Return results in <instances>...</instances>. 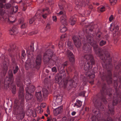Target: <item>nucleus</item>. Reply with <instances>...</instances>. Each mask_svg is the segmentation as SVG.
I'll list each match as a JSON object with an SVG mask.
<instances>
[{"label": "nucleus", "mask_w": 121, "mask_h": 121, "mask_svg": "<svg viewBox=\"0 0 121 121\" xmlns=\"http://www.w3.org/2000/svg\"><path fill=\"white\" fill-rule=\"evenodd\" d=\"M87 38L86 41L87 43L84 44L82 48V50L84 53H88L91 51V47L92 46L93 47L94 51L95 52V54L99 56L104 62L105 65L108 64L107 62L108 60L107 59V58L104 55H103L101 53L100 50L98 48V46L96 42L94 41L92 37L90 36H88L86 37Z\"/></svg>", "instance_id": "obj_1"}, {"label": "nucleus", "mask_w": 121, "mask_h": 121, "mask_svg": "<svg viewBox=\"0 0 121 121\" xmlns=\"http://www.w3.org/2000/svg\"><path fill=\"white\" fill-rule=\"evenodd\" d=\"M91 65H92L91 63H90L89 62H86L84 66V69L86 71H87L86 73V76L89 77L90 78H95V76L94 73L93 72L91 73V72L92 71L90 68Z\"/></svg>", "instance_id": "obj_2"}, {"label": "nucleus", "mask_w": 121, "mask_h": 121, "mask_svg": "<svg viewBox=\"0 0 121 121\" xmlns=\"http://www.w3.org/2000/svg\"><path fill=\"white\" fill-rule=\"evenodd\" d=\"M65 73L64 71H62V73H60V74H57L55 77V82L60 85L62 84V78H65Z\"/></svg>", "instance_id": "obj_3"}, {"label": "nucleus", "mask_w": 121, "mask_h": 121, "mask_svg": "<svg viewBox=\"0 0 121 121\" xmlns=\"http://www.w3.org/2000/svg\"><path fill=\"white\" fill-rule=\"evenodd\" d=\"M53 55V53L51 49L48 50L44 54L43 58L44 61L46 62L49 61Z\"/></svg>", "instance_id": "obj_4"}, {"label": "nucleus", "mask_w": 121, "mask_h": 121, "mask_svg": "<svg viewBox=\"0 0 121 121\" xmlns=\"http://www.w3.org/2000/svg\"><path fill=\"white\" fill-rule=\"evenodd\" d=\"M73 39L75 46L77 48H79L82 45L81 41L77 36H74L73 37Z\"/></svg>", "instance_id": "obj_5"}, {"label": "nucleus", "mask_w": 121, "mask_h": 121, "mask_svg": "<svg viewBox=\"0 0 121 121\" xmlns=\"http://www.w3.org/2000/svg\"><path fill=\"white\" fill-rule=\"evenodd\" d=\"M8 75L9 77H8L5 78V82H8L7 83L8 84L12 83L13 81V75L12 71L11 70H10L8 72Z\"/></svg>", "instance_id": "obj_6"}, {"label": "nucleus", "mask_w": 121, "mask_h": 121, "mask_svg": "<svg viewBox=\"0 0 121 121\" xmlns=\"http://www.w3.org/2000/svg\"><path fill=\"white\" fill-rule=\"evenodd\" d=\"M84 58L87 60H89L92 65H94V60L91 54L86 55L84 56Z\"/></svg>", "instance_id": "obj_7"}, {"label": "nucleus", "mask_w": 121, "mask_h": 121, "mask_svg": "<svg viewBox=\"0 0 121 121\" xmlns=\"http://www.w3.org/2000/svg\"><path fill=\"white\" fill-rule=\"evenodd\" d=\"M25 90L26 93H31L35 91V88L33 85H30L29 86H27Z\"/></svg>", "instance_id": "obj_8"}, {"label": "nucleus", "mask_w": 121, "mask_h": 121, "mask_svg": "<svg viewBox=\"0 0 121 121\" xmlns=\"http://www.w3.org/2000/svg\"><path fill=\"white\" fill-rule=\"evenodd\" d=\"M63 108L62 107H59L53 110V113L54 115L56 116L60 114L62 112Z\"/></svg>", "instance_id": "obj_9"}, {"label": "nucleus", "mask_w": 121, "mask_h": 121, "mask_svg": "<svg viewBox=\"0 0 121 121\" xmlns=\"http://www.w3.org/2000/svg\"><path fill=\"white\" fill-rule=\"evenodd\" d=\"M24 89L22 86H20V90L19 92L18 96L20 99H23L24 98L25 94L23 93Z\"/></svg>", "instance_id": "obj_10"}, {"label": "nucleus", "mask_w": 121, "mask_h": 121, "mask_svg": "<svg viewBox=\"0 0 121 121\" xmlns=\"http://www.w3.org/2000/svg\"><path fill=\"white\" fill-rule=\"evenodd\" d=\"M66 54L67 55L70 60V61H73L74 58L73 56V53L69 50H68L66 52Z\"/></svg>", "instance_id": "obj_11"}, {"label": "nucleus", "mask_w": 121, "mask_h": 121, "mask_svg": "<svg viewBox=\"0 0 121 121\" xmlns=\"http://www.w3.org/2000/svg\"><path fill=\"white\" fill-rule=\"evenodd\" d=\"M10 32L11 35H16L18 33L17 29L15 27H13L12 30L10 31Z\"/></svg>", "instance_id": "obj_12"}, {"label": "nucleus", "mask_w": 121, "mask_h": 121, "mask_svg": "<svg viewBox=\"0 0 121 121\" xmlns=\"http://www.w3.org/2000/svg\"><path fill=\"white\" fill-rule=\"evenodd\" d=\"M41 56L40 55L37 56L36 60V63L37 65H39L41 64Z\"/></svg>", "instance_id": "obj_13"}, {"label": "nucleus", "mask_w": 121, "mask_h": 121, "mask_svg": "<svg viewBox=\"0 0 121 121\" xmlns=\"http://www.w3.org/2000/svg\"><path fill=\"white\" fill-rule=\"evenodd\" d=\"M66 16H61L60 18V21L63 25H65L66 24Z\"/></svg>", "instance_id": "obj_14"}, {"label": "nucleus", "mask_w": 121, "mask_h": 121, "mask_svg": "<svg viewBox=\"0 0 121 121\" xmlns=\"http://www.w3.org/2000/svg\"><path fill=\"white\" fill-rule=\"evenodd\" d=\"M110 30L111 31H114L115 33H116L119 30V26L117 25H115L113 28L112 26L110 28Z\"/></svg>", "instance_id": "obj_15"}, {"label": "nucleus", "mask_w": 121, "mask_h": 121, "mask_svg": "<svg viewBox=\"0 0 121 121\" xmlns=\"http://www.w3.org/2000/svg\"><path fill=\"white\" fill-rule=\"evenodd\" d=\"M8 63L5 61H4L3 63V65L2 66V68L3 70L5 71H6L8 70Z\"/></svg>", "instance_id": "obj_16"}, {"label": "nucleus", "mask_w": 121, "mask_h": 121, "mask_svg": "<svg viewBox=\"0 0 121 121\" xmlns=\"http://www.w3.org/2000/svg\"><path fill=\"white\" fill-rule=\"evenodd\" d=\"M43 93V96L44 98L47 97L48 94V91L45 88H43L42 89Z\"/></svg>", "instance_id": "obj_17"}, {"label": "nucleus", "mask_w": 121, "mask_h": 121, "mask_svg": "<svg viewBox=\"0 0 121 121\" xmlns=\"http://www.w3.org/2000/svg\"><path fill=\"white\" fill-rule=\"evenodd\" d=\"M32 97L33 95L31 94V93H26V100H30Z\"/></svg>", "instance_id": "obj_18"}, {"label": "nucleus", "mask_w": 121, "mask_h": 121, "mask_svg": "<svg viewBox=\"0 0 121 121\" xmlns=\"http://www.w3.org/2000/svg\"><path fill=\"white\" fill-rule=\"evenodd\" d=\"M82 105V102L80 101L77 100L76 102L75 103L74 107L76 106L77 108L80 107Z\"/></svg>", "instance_id": "obj_19"}, {"label": "nucleus", "mask_w": 121, "mask_h": 121, "mask_svg": "<svg viewBox=\"0 0 121 121\" xmlns=\"http://www.w3.org/2000/svg\"><path fill=\"white\" fill-rule=\"evenodd\" d=\"M30 50H28L27 51V53L29 55H31L32 54L31 51L33 52L34 51V48L33 47V44L30 46Z\"/></svg>", "instance_id": "obj_20"}, {"label": "nucleus", "mask_w": 121, "mask_h": 121, "mask_svg": "<svg viewBox=\"0 0 121 121\" xmlns=\"http://www.w3.org/2000/svg\"><path fill=\"white\" fill-rule=\"evenodd\" d=\"M62 101V98L61 97L59 96L56 97V102L58 104H61Z\"/></svg>", "instance_id": "obj_21"}, {"label": "nucleus", "mask_w": 121, "mask_h": 121, "mask_svg": "<svg viewBox=\"0 0 121 121\" xmlns=\"http://www.w3.org/2000/svg\"><path fill=\"white\" fill-rule=\"evenodd\" d=\"M35 95L37 99H41L42 98V94L41 91L38 92H36Z\"/></svg>", "instance_id": "obj_22"}, {"label": "nucleus", "mask_w": 121, "mask_h": 121, "mask_svg": "<svg viewBox=\"0 0 121 121\" xmlns=\"http://www.w3.org/2000/svg\"><path fill=\"white\" fill-rule=\"evenodd\" d=\"M67 28L65 26V25H61L60 27V31L61 32H64L67 30Z\"/></svg>", "instance_id": "obj_23"}, {"label": "nucleus", "mask_w": 121, "mask_h": 121, "mask_svg": "<svg viewBox=\"0 0 121 121\" xmlns=\"http://www.w3.org/2000/svg\"><path fill=\"white\" fill-rule=\"evenodd\" d=\"M21 29H24L26 28L27 26L28 23L21 22Z\"/></svg>", "instance_id": "obj_24"}, {"label": "nucleus", "mask_w": 121, "mask_h": 121, "mask_svg": "<svg viewBox=\"0 0 121 121\" xmlns=\"http://www.w3.org/2000/svg\"><path fill=\"white\" fill-rule=\"evenodd\" d=\"M76 19L74 18L73 17H70L69 20V22L71 25H73L75 23Z\"/></svg>", "instance_id": "obj_25"}, {"label": "nucleus", "mask_w": 121, "mask_h": 121, "mask_svg": "<svg viewBox=\"0 0 121 121\" xmlns=\"http://www.w3.org/2000/svg\"><path fill=\"white\" fill-rule=\"evenodd\" d=\"M34 67V65H33L31 64L30 63L28 64L26 63L25 64V67L26 69L28 70L29 68Z\"/></svg>", "instance_id": "obj_26"}, {"label": "nucleus", "mask_w": 121, "mask_h": 121, "mask_svg": "<svg viewBox=\"0 0 121 121\" xmlns=\"http://www.w3.org/2000/svg\"><path fill=\"white\" fill-rule=\"evenodd\" d=\"M108 108L109 109V112H110L112 115L114 114V108L113 106H112L111 108L109 104L108 106Z\"/></svg>", "instance_id": "obj_27"}, {"label": "nucleus", "mask_w": 121, "mask_h": 121, "mask_svg": "<svg viewBox=\"0 0 121 121\" xmlns=\"http://www.w3.org/2000/svg\"><path fill=\"white\" fill-rule=\"evenodd\" d=\"M4 6V5L2 3H0V8H1L0 9V14L2 15H3L4 13V11L2 9Z\"/></svg>", "instance_id": "obj_28"}, {"label": "nucleus", "mask_w": 121, "mask_h": 121, "mask_svg": "<svg viewBox=\"0 0 121 121\" xmlns=\"http://www.w3.org/2000/svg\"><path fill=\"white\" fill-rule=\"evenodd\" d=\"M57 15L58 16H60V15H62V16H66L65 12L63 11H60L59 13H57Z\"/></svg>", "instance_id": "obj_29"}, {"label": "nucleus", "mask_w": 121, "mask_h": 121, "mask_svg": "<svg viewBox=\"0 0 121 121\" xmlns=\"http://www.w3.org/2000/svg\"><path fill=\"white\" fill-rule=\"evenodd\" d=\"M72 43L70 41H69L67 43V45L69 48L71 50L73 49V46L72 45Z\"/></svg>", "instance_id": "obj_30"}, {"label": "nucleus", "mask_w": 121, "mask_h": 121, "mask_svg": "<svg viewBox=\"0 0 121 121\" xmlns=\"http://www.w3.org/2000/svg\"><path fill=\"white\" fill-rule=\"evenodd\" d=\"M106 43V42L105 41L101 40L99 42V45L100 46H102L105 45Z\"/></svg>", "instance_id": "obj_31"}, {"label": "nucleus", "mask_w": 121, "mask_h": 121, "mask_svg": "<svg viewBox=\"0 0 121 121\" xmlns=\"http://www.w3.org/2000/svg\"><path fill=\"white\" fill-rule=\"evenodd\" d=\"M50 25L49 23H48L46 26L45 28V30L47 31H49L50 30Z\"/></svg>", "instance_id": "obj_32"}, {"label": "nucleus", "mask_w": 121, "mask_h": 121, "mask_svg": "<svg viewBox=\"0 0 121 121\" xmlns=\"http://www.w3.org/2000/svg\"><path fill=\"white\" fill-rule=\"evenodd\" d=\"M112 74L110 72V73L109 75L108 76V77L109 78V81H108V80H107V82H108L109 83H111L112 82V80H111V76Z\"/></svg>", "instance_id": "obj_33"}, {"label": "nucleus", "mask_w": 121, "mask_h": 121, "mask_svg": "<svg viewBox=\"0 0 121 121\" xmlns=\"http://www.w3.org/2000/svg\"><path fill=\"white\" fill-rule=\"evenodd\" d=\"M67 66V63L66 62H65L63 63L61 65V67L60 69L62 70L64 69L65 67Z\"/></svg>", "instance_id": "obj_34"}, {"label": "nucleus", "mask_w": 121, "mask_h": 121, "mask_svg": "<svg viewBox=\"0 0 121 121\" xmlns=\"http://www.w3.org/2000/svg\"><path fill=\"white\" fill-rule=\"evenodd\" d=\"M110 2L111 5H113L116 3L117 0H109Z\"/></svg>", "instance_id": "obj_35"}, {"label": "nucleus", "mask_w": 121, "mask_h": 121, "mask_svg": "<svg viewBox=\"0 0 121 121\" xmlns=\"http://www.w3.org/2000/svg\"><path fill=\"white\" fill-rule=\"evenodd\" d=\"M67 81L66 80L65 81H62V84H63L64 87L65 88L67 83Z\"/></svg>", "instance_id": "obj_36"}, {"label": "nucleus", "mask_w": 121, "mask_h": 121, "mask_svg": "<svg viewBox=\"0 0 121 121\" xmlns=\"http://www.w3.org/2000/svg\"><path fill=\"white\" fill-rule=\"evenodd\" d=\"M86 92L85 91H82L80 92L79 94V95L80 96H84L85 95V94Z\"/></svg>", "instance_id": "obj_37"}, {"label": "nucleus", "mask_w": 121, "mask_h": 121, "mask_svg": "<svg viewBox=\"0 0 121 121\" xmlns=\"http://www.w3.org/2000/svg\"><path fill=\"white\" fill-rule=\"evenodd\" d=\"M52 70L53 72L56 73L57 72V70L56 67H52Z\"/></svg>", "instance_id": "obj_38"}, {"label": "nucleus", "mask_w": 121, "mask_h": 121, "mask_svg": "<svg viewBox=\"0 0 121 121\" xmlns=\"http://www.w3.org/2000/svg\"><path fill=\"white\" fill-rule=\"evenodd\" d=\"M22 58H23L25 57V56H26V55L25 53V51L24 50H23L22 51Z\"/></svg>", "instance_id": "obj_39"}, {"label": "nucleus", "mask_w": 121, "mask_h": 121, "mask_svg": "<svg viewBox=\"0 0 121 121\" xmlns=\"http://www.w3.org/2000/svg\"><path fill=\"white\" fill-rule=\"evenodd\" d=\"M18 10V9L17 7V6H15L13 8V12L14 13L16 12Z\"/></svg>", "instance_id": "obj_40"}, {"label": "nucleus", "mask_w": 121, "mask_h": 121, "mask_svg": "<svg viewBox=\"0 0 121 121\" xmlns=\"http://www.w3.org/2000/svg\"><path fill=\"white\" fill-rule=\"evenodd\" d=\"M18 70V67L17 66H16L15 69L13 70V73L14 74L16 73L17 72Z\"/></svg>", "instance_id": "obj_41"}, {"label": "nucleus", "mask_w": 121, "mask_h": 121, "mask_svg": "<svg viewBox=\"0 0 121 121\" xmlns=\"http://www.w3.org/2000/svg\"><path fill=\"white\" fill-rule=\"evenodd\" d=\"M16 91V87L14 86L13 88L12 89V92L13 94H15Z\"/></svg>", "instance_id": "obj_42"}, {"label": "nucleus", "mask_w": 121, "mask_h": 121, "mask_svg": "<svg viewBox=\"0 0 121 121\" xmlns=\"http://www.w3.org/2000/svg\"><path fill=\"white\" fill-rule=\"evenodd\" d=\"M35 17H34L32 18H31L29 21V23L30 24H32L33 22H34V21L35 20Z\"/></svg>", "instance_id": "obj_43"}, {"label": "nucleus", "mask_w": 121, "mask_h": 121, "mask_svg": "<svg viewBox=\"0 0 121 121\" xmlns=\"http://www.w3.org/2000/svg\"><path fill=\"white\" fill-rule=\"evenodd\" d=\"M117 100H114V99H113V105H115L117 104Z\"/></svg>", "instance_id": "obj_44"}, {"label": "nucleus", "mask_w": 121, "mask_h": 121, "mask_svg": "<svg viewBox=\"0 0 121 121\" xmlns=\"http://www.w3.org/2000/svg\"><path fill=\"white\" fill-rule=\"evenodd\" d=\"M11 6V5L10 4H5V7L6 8L8 9Z\"/></svg>", "instance_id": "obj_45"}, {"label": "nucleus", "mask_w": 121, "mask_h": 121, "mask_svg": "<svg viewBox=\"0 0 121 121\" xmlns=\"http://www.w3.org/2000/svg\"><path fill=\"white\" fill-rule=\"evenodd\" d=\"M24 112H22L20 114V117L22 119L24 118Z\"/></svg>", "instance_id": "obj_46"}, {"label": "nucleus", "mask_w": 121, "mask_h": 121, "mask_svg": "<svg viewBox=\"0 0 121 121\" xmlns=\"http://www.w3.org/2000/svg\"><path fill=\"white\" fill-rule=\"evenodd\" d=\"M113 19V16L112 15H111L109 18V20L110 22H111Z\"/></svg>", "instance_id": "obj_47"}, {"label": "nucleus", "mask_w": 121, "mask_h": 121, "mask_svg": "<svg viewBox=\"0 0 121 121\" xmlns=\"http://www.w3.org/2000/svg\"><path fill=\"white\" fill-rule=\"evenodd\" d=\"M100 10L102 12H103L105 10L104 7L103 6L100 9Z\"/></svg>", "instance_id": "obj_48"}, {"label": "nucleus", "mask_w": 121, "mask_h": 121, "mask_svg": "<svg viewBox=\"0 0 121 121\" xmlns=\"http://www.w3.org/2000/svg\"><path fill=\"white\" fill-rule=\"evenodd\" d=\"M101 100L102 101L104 102V104H106L107 103V101L104 98H102Z\"/></svg>", "instance_id": "obj_49"}, {"label": "nucleus", "mask_w": 121, "mask_h": 121, "mask_svg": "<svg viewBox=\"0 0 121 121\" xmlns=\"http://www.w3.org/2000/svg\"><path fill=\"white\" fill-rule=\"evenodd\" d=\"M48 15L47 13H45L44 14H43L42 16L43 18L45 19L46 18Z\"/></svg>", "instance_id": "obj_50"}, {"label": "nucleus", "mask_w": 121, "mask_h": 121, "mask_svg": "<svg viewBox=\"0 0 121 121\" xmlns=\"http://www.w3.org/2000/svg\"><path fill=\"white\" fill-rule=\"evenodd\" d=\"M53 20L55 22L56 21V16H53L52 17Z\"/></svg>", "instance_id": "obj_51"}, {"label": "nucleus", "mask_w": 121, "mask_h": 121, "mask_svg": "<svg viewBox=\"0 0 121 121\" xmlns=\"http://www.w3.org/2000/svg\"><path fill=\"white\" fill-rule=\"evenodd\" d=\"M38 112L40 113H42L43 112V110L40 108L39 109Z\"/></svg>", "instance_id": "obj_52"}, {"label": "nucleus", "mask_w": 121, "mask_h": 121, "mask_svg": "<svg viewBox=\"0 0 121 121\" xmlns=\"http://www.w3.org/2000/svg\"><path fill=\"white\" fill-rule=\"evenodd\" d=\"M46 104H41V106L43 108H44L45 107Z\"/></svg>", "instance_id": "obj_53"}, {"label": "nucleus", "mask_w": 121, "mask_h": 121, "mask_svg": "<svg viewBox=\"0 0 121 121\" xmlns=\"http://www.w3.org/2000/svg\"><path fill=\"white\" fill-rule=\"evenodd\" d=\"M59 8L61 10L63 8V6L62 5H59Z\"/></svg>", "instance_id": "obj_54"}, {"label": "nucleus", "mask_w": 121, "mask_h": 121, "mask_svg": "<svg viewBox=\"0 0 121 121\" xmlns=\"http://www.w3.org/2000/svg\"><path fill=\"white\" fill-rule=\"evenodd\" d=\"M47 112L48 113V114H49L50 113V111L49 109V108L48 107L47 109Z\"/></svg>", "instance_id": "obj_55"}, {"label": "nucleus", "mask_w": 121, "mask_h": 121, "mask_svg": "<svg viewBox=\"0 0 121 121\" xmlns=\"http://www.w3.org/2000/svg\"><path fill=\"white\" fill-rule=\"evenodd\" d=\"M76 113V112L74 111L72 112L71 113V114L72 116L74 115Z\"/></svg>", "instance_id": "obj_56"}, {"label": "nucleus", "mask_w": 121, "mask_h": 121, "mask_svg": "<svg viewBox=\"0 0 121 121\" xmlns=\"http://www.w3.org/2000/svg\"><path fill=\"white\" fill-rule=\"evenodd\" d=\"M0 1L3 3H5V0H0Z\"/></svg>", "instance_id": "obj_57"}, {"label": "nucleus", "mask_w": 121, "mask_h": 121, "mask_svg": "<svg viewBox=\"0 0 121 121\" xmlns=\"http://www.w3.org/2000/svg\"><path fill=\"white\" fill-rule=\"evenodd\" d=\"M103 89H104V88H103V90H101V94H103V93H104V91H105V90H103Z\"/></svg>", "instance_id": "obj_58"}, {"label": "nucleus", "mask_w": 121, "mask_h": 121, "mask_svg": "<svg viewBox=\"0 0 121 121\" xmlns=\"http://www.w3.org/2000/svg\"><path fill=\"white\" fill-rule=\"evenodd\" d=\"M52 121H56V120L55 118H53L52 120Z\"/></svg>", "instance_id": "obj_59"}, {"label": "nucleus", "mask_w": 121, "mask_h": 121, "mask_svg": "<svg viewBox=\"0 0 121 121\" xmlns=\"http://www.w3.org/2000/svg\"><path fill=\"white\" fill-rule=\"evenodd\" d=\"M48 8H47V9H43V12H44V11L45 10H48Z\"/></svg>", "instance_id": "obj_60"}, {"label": "nucleus", "mask_w": 121, "mask_h": 121, "mask_svg": "<svg viewBox=\"0 0 121 121\" xmlns=\"http://www.w3.org/2000/svg\"><path fill=\"white\" fill-rule=\"evenodd\" d=\"M65 36H64V35H61V38H65Z\"/></svg>", "instance_id": "obj_61"}, {"label": "nucleus", "mask_w": 121, "mask_h": 121, "mask_svg": "<svg viewBox=\"0 0 121 121\" xmlns=\"http://www.w3.org/2000/svg\"><path fill=\"white\" fill-rule=\"evenodd\" d=\"M47 121H51V120L50 119H49L48 118V120Z\"/></svg>", "instance_id": "obj_62"}, {"label": "nucleus", "mask_w": 121, "mask_h": 121, "mask_svg": "<svg viewBox=\"0 0 121 121\" xmlns=\"http://www.w3.org/2000/svg\"><path fill=\"white\" fill-rule=\"evenodd\" d=\"M45 116H46V117H47L48 116V114H45Z\"/></svg>", "instance_id": "obj_63"}, {"label": "nucleus", "mask_w": 121, "mask_h": 121, "mask_svg": "<svg viewBox=\"0 0 121 121\" xmlns=\"http://www.w3.org/2000/svg\"><path fill=\"white\" fill-rule=\"evenodd\" d=\"M32 121H36V120L35 119H34Z\"/></svg>", "instance_id": "obj_64"}]
</instances>
